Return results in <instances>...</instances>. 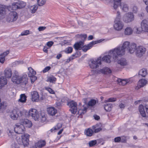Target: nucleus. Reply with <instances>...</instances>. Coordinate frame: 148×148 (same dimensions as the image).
Returning a JSON list of instances; mask_svg holds the SVG:
<instances>
[{
    "label": "nucleus",
    "mask_w": 148,
    "mask_h": 148,
    "mask_svg": "<svg viewBox=\"0 0 148 148\" xmlns=\"http://www.w3.org/2000/svg\"><path fill=\"white\" fill-rule=\"evenodd\" d=\"M5 57L3 56V55H0V62L1 63H3L5 60Z\"/></svg>",
    "instance_id": "obj_54"
},
{
    "label": "nucleus",
    "mask_w": 148,
    "mask_h": 148,
    "mask_svg": "<svg viewBox=\"0 0 148 148\" xmlns=\"http://www.w3.org/2000/svg\"><path fill=\"white\" fill-rule=\"evenodd\" d=\"M134 16L132 13L129 12L123 17V20L125 23L130 22L134 20Z\"/></svg>",
    "instance_id": "obj_9"
},
{
    "label": "nucleus",
    "mask_w": 148,
    "mask_h": 148,
    "mask_svg": "<svg viewBox=\"0 0 148 148\" xmlns=\"http://www.w3.org/2000/svg\"><path fill=\"white\" fill-rule=\"evenodd\" d=\"M101 64L100 58H98L97 60H92L90 64V67L92 69H96L99 66V64Z\"/></svg>",
    "instance_id": "obj_14"
},
{
    "label": "nucleus",
    "mask_w": 148,
    "mask_h": 148,
    "mask_svg": "<svg viewBox=\"0 0 148 148\" xmlns=\"http://www.w3.org/2000/svg\"><path fill=\"white\" fill-rule=\"evenodd\" d=\"M132 32V28L130 27H127L125 30L124 34L125 35H129L131 34Z\"/></svg>",
    "instance_id": "obj_29"
},
{
    "label": "nucleus",
    "mask_w": 148,
    "mask_h": 148,
    "mask_svg": "<svg viewBox=\"0 0 148 148\" xmlns=\"http://www.w3.org/2000/svg\"><path fill=\"white\" fill-rule=\"evenodd\" d=\"M17 4L18 5V8L19 9L23 8L25 6L26 3L25 2L22 1H18L17 2Z\"/></svg>",
    "instance_id": "obj_36"
},
{
    "label": "nucleus",
    "mask_w": 148,
    "mask_h": 148,
    "mask_svg": "<svg viewBox=\"0 0 148 148\" xmlns=\"http://www.w3.org/2000/svg\"><path fill=\"white\" fill-rule=\"evenodd\" d=\"M62 127V125L60 124H58L57 126L55 127L54 128V130H58L60 129V127Z\"/></svg>",
    "instance_id": "obj_63"
},
{
    "label": "nucleus",
    "mask_w": 148,
    "mask_h": 148,
    "mask_svg": "<svg viewBox=\"0 0 148 148\" xmlns=\"http://www.w3.org/2000/svg\"><path fill=\"white\" fill-rule=\"evenodd\" d=\"M29 115L32 116L35 121L38 120L39 117L38 112L35 109H32L29 111Z\"/></svg>",
    "instance_id": "obj_7"
},
{
    "label": "nucleus",
    "mask_w": 148,
    "mask_h": 148,
    "mask_svg": "<svg viewBox=\"0 0 148 148\" xmlns=\"http://www.w3.org/2000/svg\"><path fill=\"white\" fill-rule=\"evenodd\" d=\"M132 11L134 13H136L137 11V6H134L133 7Z\"/></svg>",
    "instance_id": "obj_61"
},
{
    "label": "nucleus",
    "mask_w": 148,
    "mask_h": 148,
    "mask_svg": "<svg viewBox=\"0 0 148 148\" xmlns=\"http://www.w3.org/2000/svg\"><path fill=\"white\" fill-rule=\"evenodd\" d=\"M46 29V27H40L38 28V30L39 31H42Z\"/></svg>",
    "instance_id": "obj_64"
},
{
    "label": "nucleus",
    "mask_w": 148,
    "mask_h": 148,
    "mask_svg": "<svg viewBox=\"0 0 148 148\" xmlns=\"http://www.w3.org/2000/svg\"><path fill=\"white\" fill-rule=\"evenodd\" d=\"M47 111L48 114L52 116L54 115L57 112L56 109L53 107H51L48 108Z\"/></svg>",
    "instance_id": "obj_21"
},
{
    "label": "nucleus",
    "mask_w": 148,
    "mask_h": 148,
    "mask_svg": "<svg viewBox=\"0 0 148 148\" xmlns=\"http://www.w3.org/2000/svg\"><path fill=\"white\" fill-rule=\"evenodd\" d=\"M93 133L92 130L90 128H88L87 130H85V134L87 136H92Z\"/></svg>",
    "instance_id": "obj_33"
},
{
    "label": "nucleus",
    "mask_w": 148,
    "mask_h": 148,
    "mask_svg": "<svg viewBox=\"0 0 148 148\" xmlns=\"http://www.w3.org/2000/svg\"><path fill=\"white\" fill-rule=\"evenodd\" d=\"M145 51L146 49L145 48L142 46H138L136 48V55L138 57H141L145 53Z\"/></svg>",
    "instance_id": "obj_10"
},
{
    "label": "nucleus",
    "mask_w": 148,
    "mask_h": 148,
    "mask_svg": "<svg viewBox=\"0 0 148 148\" xmlns=\"http://www.w3.org/2000/svg\"><path fill=\"white\" fill-rule=\"evenodd\" d=\"M38 5L39 6H42L46 2V0H37Z\"/></svg>",
    "instance_id": "obj_42"
},
{
    "label": "nucleus",
    "mask_w": 148,
    "mask_h": 148,
    "mask_svg": "<svg viewBox=\"0 0 148 148\" xmlns=\"http://www.w3.org/2000/svg\"><path fill=\"white\" fill-rule=\"evenodd\" d=\"M56 80V78L53 76L49 77L47 79V81L52 83H54Z\"/></svg>",
    "instance_id": "obj_37"
},
{
    "label": "nucleus",
    "mask_w": 148,
    "mask_h": 148,
    "mask_svg": "<svg viewBox=\"0 0 148 148\" xmlns=\"http://www.w3.org/2000/svg\"><path fill=\"white\" fill-rule=\"evenodd\" d=\"M84 45V42L80 41L79 42H77L74 45V47L76 50H81L82 49V46Z\"/></svg>",
    "instance_id": "obj_22"
},
{
    "label": "nucleus",
    "mask_w": 148,
    "mask_h": 148,
    "mask_svg": "<svg viewBox=\"0 0 148 148\" xmlns=\"http://www.w3.org/2000/svg\"><path fill=\"white\" fill-rule=\"evenodd\" d=\"M10 51H9L8 50L1 54L2 55H3V56L4 57H5L6 56H7V55L9 53Z\"/></svg>",
    "instance_id": "obj_60"
},
{
    "label": "nucleus",
    "mask_w": 148,
    "mask_h": 148,
    "mask_svg": "<svg viewBox=\"0 0 148 148\" xmlns=\"http://www.w3.org/2000/svg\"><path fill=\"white\" fill-rule=\"evenodd\" d=\"M51 68L50 66H48L45 67L42 71L43 73H46Z\"/></svg>",
    "instance_id": "obj_58"
},
{
    "label": "nucleus",
    "mask_w": 148,
    "mask_h": 148,
    "mask_svg": "<svg viewBox=\"0 0 148 148\" xmlns=\"http://www.w3.org/2000/svg\"><path fill=\"white\" fill-rule=\"evenodd\" d=\"M116 101V98H110L105 101L104 102L106 103L108 102H114Z\"/></svg>",
    "instance_id": "obj_49"
},
{
    "label": "nucleus",
    "mask_w": 148,
    "mask_h": 148,
    "mask_svg": "<svg viewBox=\"0 0 148 148\" xmlns=\"http://www.w3.org/2000/svg\"><path fill=\"white\" fill-rule=\"evenodd\" d=\"M12 71L9 68H7L4 71V74L6 78H10L12 75Z\"/></svg>",
    "instance_id": "obj_20"
},
{
    "label": "nucleus",
    "mask_w": 148,
    "mask_h": 148,
    "mask_svg": "<svg viewBox=\"0 0 148 148\" xmlns=\"http://www.w3.org/2000/svg\"><path fill=\"white\" fill-rule=\"evenodd\" d=\"M141 26L143 31L148 32V21L143 20L141 23Z\"/></svg>",
    "instance_id": "obj_16"
},
{
    "label": "nucleus",
    "mask_w": 148,
    "mask_h": 148,
    "mask_svg": "<svg viewBox=\"0 0 148 148\" xmlns=\"http://www.w3.org/2000/svg\"><path fill=\"white\" fill-rule=\"evenodd\" d=\"M112 107V105L111 103H107L105 104L104 109L106 112H110Z\"/></svg>",
    "instance_id": "obj_28"
},
{
    "label": "nucleus",
    "mask_w": 148,
    "mask_h": 148,
    "mask_svg": "<svg viewBox=\"0 0 148 148\" xmlns=\"http://www.w3.org/2000/svg\"><path fill=\"white\" fill-rule=\"evenodd\" d=\"M130 138V137L129 136H122L121 138V142L124 143H126L127 140L129 139Z\"/></svg>",
    "instance_id": "obj_38"
},
{
    "label": "nucleus",
    "mask_w": 148,
    "mask_h": 148,
    "mask_svg": "<svg viewBox=\"0 0 148 148\" xmlns=\"http://www.w3.org/2000/svg\"><path fill=\"white\" fill-rule=\"evenodd\" d=\"M87 109V108L84 107L83 106V107L80 109H79L78 111V113L80 115H82L85 114L86 112Z\"/></svg>",
    "instance_id": "obj_30"
},
{
    "label": "nucleus",
    "mask_w": 148,
    "mask_h": 148,
    "mask_svg": "<svg viewBox=\"0 0 148 148\" xmlns=\"http://www.w3.org/2000/svg\"><path fill=\"white\" fill-rule=\"evenodd\" d=\"M68 105L70 108V110L73 114H75L77 111V103L73 101L68 102Z\"/></svg>",
    "instance_id": "obj_5"
},
{
    "label": "nucleus",
    "mask_w": 148,
    "mask_h": 148,
    "mask_svg": "<svg viewBox=\"0 0 148 148\" xmlns=\"http://www.w3.org/2000/svg\"><path fill=\"white\" fill-rule=\"evenodd\" d=\"M37 9V8L36 7V6L34 5L33 6H32L30 8V10H31V12L32 13H35Z\"/></svg>",
    "instance_id": "obj_48"
},
{
    "label": "nucleus",
    "mask_w": 148,
    "mask_h": 148,
    "mask_svg": "<svg viewBox=\"0 0 148 148\" xmlns=\"http://www.w3.org/2000/svg\"><path fill=\"white\" fill-rule=\"evenodd\" d=\"M117 82L119 83L120 85H121L124 86L127 84V82L124 79H117Z\"/></svg>",
    "instance_id": "obj_39"
},
{
    "label": "nucleus",
    "mask_w": 148,
    "mask_h": 148,
    "mask_svg": "<svg viewBox=\"0 0 148 148\" xmlns=\"http://www.w3.org/2000/svg\"><path fill=\"white\" fill-rule=\"evenodd\" d=\"M121 18V16L120 15V12L119 11H117L116 15V17L115 20L117 19V20H120Z\"/></svg>",
    "instance_id": "obj_56"
},
{
    "label": "nucleus",
    "mask_w": 148,
    "mask_h": 148,
    "mask_svg": "<svg viewBox=\"0 0 148 148\" xmlns=\"http://www.w3.org/2000/svg\"><path fill=\"white\" fill-rule=\"evenodd\" d=\"M29 135L27 134L21 136V140L23 145L24 146H27L29 144Z\"/></svg>",
    "instance_id": "obj_13"
},
{
    "label": "nucleus",
    "mask_w": 148,
    "mask_h": 148,
    "mask_svg": "<svg viewBox=\"0 0 148 148\" xmlns=\"http://www.w3.org/2000/svg\"><path fill=\"white\" fill-rule=\"evenodd\" d=\"M136 44L133 43L131 44L128 48V50L130 53H132L136 51V48H137Z\"/></svg>",
    "instance_id": "obj_19"
},
{
    "label": "nucleus",
    "mask_w": 148,
    "mask_h": 148,
    "mask_svg": "<svg viewBox=\"0 0 148 148\" xmlns=\"http://www.w3.org/2000/svg\"><path fill=\"white\" fill-rule=\"evenodd\" d=\"M25 128L24 126L19 125V124L16 125V127H14L15 132L17 134H22L24 132Z\"/></svg>",
    "instance_id": "obj_12"
},
{
    "label": "nucleus",
    "mask_w": 148,
    "mask_h": 148,
    "mask_svg": "<svg viewBox=\"0 0 148 148\" xmlns=\"http://www.w3.org/2000/svg\"><path fill=\"white\" fill-rule=\"evenodd\" d=\"M73 51V48L72 47H69L66 49L64 51L66 53H71Z\"/></svg>",
    "instance_id": "obj_45"
},
{
    "label": "nucleus",
    "mask_w": 148,
    "mask_h": 148,
    "mask_svg": "<svg viewBox=\"0 0 148 148\" xmlns=\"http://www.w3.org/2000/svg\"><path fill=\"white\" fill-rule=\"evenodd\" d=\"M147 74V70L144 68L142 69L139 71L138 72L139 76H141L142 77H145Z\"/></svg>",
    "instance_id": "obj_27"
},
{
    "label": "nucleus",
    "mask_w": 148,
    "mask_h": 148,
    "mask_svg": "<svg viewBox=\"0 0 148 148\" xmlns=\"http://www.w3.org/2000/svg\"><path fill=\"white\" fill-rule=\"evenodd\" d=\"M7 83L6 79L3 77H1L0 78V89L3 86Z\"/></svg>",
    "instance_id": "obj_25"
},
{
    "label": "nucleus",
    "mask_w": 148,
    "mask_h": 148,
    "mask_svg": "<svg viewBox=\"0 0 148 148\" xmlns=\"http://www.w3.org/2000/svg\"><path fill=\"white\" fill-rule=\"evenodd\" d=\"M53 42L52 41L48 42L47 43V45L49 47H51L53 44Z\"/></svg>",
    "instance_id": "obj_59"
},
{
    "label": "nucleus",
    "mask_w": 148,
    "mask_h": 148,
    "mask_svg": "<svg viewBox=\"0 0 148 148\" xmlns=\"http://www.w3.org/2000/svg\"><path fill=\"white\" fill-rule=\"evenodd\" d=\"M119 56H118V57ZM118 57L117 60L116 61H117V63L118 64H120L122 66H125L126 65L127 63L126 60L125 58H121L118 60Z\"/></svg>",
    "instance_id": "obj_23"
},
{
    "label": "nucleus",
    "mask_w": 148,
    "mask_h": 148,
    "mask_svg": "<svg viewBox=\"0 0 148 148\" xmlns=\"http://www.w3.org/2000/svg\"><path fill=\"white\" fill-rule=\"evenodd\" d=\"M102 41V40H99L92 41L90 42L87 46H84L83 47H82V49L84 51L86 52L88 50L90 49L92 47L93 45L97 43L100 42Z\"/></svg>",
    "instance_id": "obj_11"
},
{
    "label": "nucleus",
    "mask_w": 148,
    "mask_h": 148,
    "mask_svg": "<svg viewBox=\"0 0 148 148\" xmlns=\"http://www.w3.org/2000/svg\"><path fill=\"white\" fill-rule=\"evenodd\" d=\"M147 83L146 80L144 79H142L139 80L138 82L139 86L141 88L145 85Z\"/></svg>",
    "instance_id": "obj_31"
},
{
    "label": "nucleus",
    "mask_w": 148,
    "mask_h": 148,
    "mask_svg": "<svg viewBox=\"0 0 148 148\" xmlns=\"http://www.w3.org/2000/svg\"><path fill=\"white\" fill-rule=\"evenodd\" d=\"M99 72L105 74H108L111 73L110 69L107 67H105L99 71Z\"/></svg>",
    "instance_id": "obj_24"
},
{
    "label": "nucleus",
    "mask_w": 148,
    "mask_h": 148,
    "mask_svg": "<svg viewBox=\"0 0 148 148\" xmlns=\"http://www.w3.org/2000/svg\"><path fill=\"white\" fill-rule=\"evenodd\" d=\"M28 78L27 75H24L22 77H21L19 80V84H20L22 86H25L27 83Z\"/></svg>",
    "instance_id": "obj_17"
},
{
    "label": "nucleus",
    "mask_w": 148,
    "mask_h": 148,
    "mask_svg": "<svg viewBox=\"0 0 148 148\" xmlns=\"http://www.w3.org/2000/svg\"><path fill=\"white\" fill-rule=\"evenodd\" d=\"M32 101H38L39 100V96L38 92L36 91L31 92Z\"/></svg>",
    "instance_id": "obj_18"
},
{
    "label": "nucleus",
    "mask_w": 148,
    "mask_h": 148,
    "mask_svg": "<svg viewBox=\"0 0 148 148\" xmlns=\"http://www.w3.org/2000/svg\"><path fill=\"white\" fill-rule=\"evenodd\" d=\"M46 144V142L45 140H41L38 141L36 143V145L39 148H41L44 146Z\"/></svg>",
    "instance_id": "obj_32"
},
{
    "label": "nucleus",
    "mask_w": 148,
    "mask_h": 148,
    "mask_svg": "<svg viewBox=\"0 0 148 148\" xmlns=\"http://www.w3.org/2000/svg\"><path fill=\"white\" fill-rule=\"evenodd\" d=\"M46 90H47L50 93L53 94L54 93V91L50 88H46Z\"/></svg>",
    "instance_id": "obj_55"
},
{
    "label": "nucleus",
    "mask_w": 148,
    "mask_h": 148,
    "mask_svg": "<svg viewBox=\"0 0 148 148\" xmlns=\"http://www.w3.org/2000/svg\"><path fill=\"white\" fill-rule=\"evenodd\" d=\"M20 99H19L18 101L22 103L25 102L26 100L27 97L25 94H21L20 96Z\"/></svg>",
    "instance_id": "obj_34"
},
{
    "label": "nucleus",
    "mask_w": 148,
    "mask_h": 148,
    "mask_svg": "<svg viewBox=\"0 0 148 148\" xmlns=\"http://www.w3.org/2000/svg\"><path fill=\"white\" fill-rule=\"evenodd\" d=\"M29 32L28 30L24 31L21 33V35L22 36L27 35L29 34Z\"/></svg>",
    "instance_id": "obj_51"
},
{
    "label": "nucleus",
    "mask_w": 148,
    "mask_h": 148,
    "mask_svg": "<svg viewBox=\"0 0 148 148\" xmlns=\"http://www.w3.org/2000/svg\"><path fill=\"white\" fill-rule=\"evenodd\" d=\"M121 0H114V9L116 10L120 4L121 8L122 11L125 12H127L129 9V7L127 4L125 3H121Z\"/></svg>",
    "instance_id": "obj_2"
},
{
    "label": "nucleus",
    "mask_w": 148,
    "mask_h": 148,
    "mask_svg": "<svg viewBox=\"0 0 148 148\" xmlns=\"http://www.w3.org/2000/svg\"><path fill=\"white\" fill-rule=\"evenodd\" d=\"M7 132L9 136L11 138H12V134L13 133L11 132V131L9 130H8L7 131Z\"/></svg>",
    "instance_id": "obj_62"
},
{
    "label": "nucleus",
    "mask_w": 148,
    "mask_h": 148,
    "mask_svg": "<svg viewBox=\"0 0 148 148\" xmlns=\"http://www.w3.org/2000/svg\"><path fill=\"white\" fill-rule=\"evenodd\" d=\"M32 74H28V76L30 77L31 80V82L33 83L37 79V77L35 76V75H30Z\"/></svg>",
    "instance_id": "obj_40"
},
{
    "label": "nucleus",
    "mask_w": 148,
    "mask_h": 148,
    "mask_svg": "<svg viewBox=\"0 0 148 148\" xmlns=\"http://www.w3.org/2000/svg\"><path fill=\"white\" fill-rule=\"evenodd\" d=\"M27 119H21L20 120V124L19 125H23L24 126L25 125V123H26V122H27Z\"/></svg>",
    "instance_id": "obj_50"
},
{
    "label": "nucleus",
    "mask_w": 148,
    "mask_h": 148,
    "mask_svg": "<svg viewBox=\"0 0 148 148\" xmlns=\"http://www.w3.org/2000/svg\"><path fill=\"white\" fill-rule=\"evenodd\" d=\"M18 15L16 12L13 11L9 14L7 20L9 22H13L16 21L18 18Z\"/></svg>",
    "instance_id": "obj_8"
},
{
    "label": "nucleus",
    "mask_w": 148,
    "mask_h": 148,
    "mask_svg": "<svg viewBox=\"0 0 148 148\" xmlns=\"http://www.w3.org/2000/svg\"><path fill=\"white\" fill-rule=\"evenodd\" d=\"M28 70L29 71V72L28 73V74H31L32 75H35L36 73V72L34 71L33 69L31 67H29L28 68Z\"/></svg>",
    "instance_id": "obj_47"
},
{
    "label": "nucleus",
    "mask_w": 148,
    "mask_h": 148,
    "mask_svg": "<svg viewBox=\"0 0 148 148\" xmlns=\"http://www.w3.org/2000/svg\"><path fill=\"white\" fill-rule=\"evenodd\" d=\"M26 121H27V122H26V123H25L24 125L28 127H31L32 126V123L28 119L26 120Z\"/></svg>",
    "instance_id": "obj_44"
},
{
    "label": "nucleus",
    "mask_w": 148,
    "mask_h": 148,
    "mask_svg": "<svg viewBox=\"0 0 148 148\" xmlns=\"http://www.w3.org/2000/svg\"><path fill=\"white\" fill-rule=\"evenodd\" d=\"M130 44L128 41L125 42L122 47H119L114 49V50L111 51L113 58L116 59L117 55L122 56L125 53V49L128 50Z\"/></svg>",
    "instance_id": "obj_1"
},
{
    "label": "nucleus",
    "mask_w": 148,
    "mask_h": 148,
    "mask_svg": "<svg viewBox=\"0 0 148 148\" xmlns=\"http://www.w3.org/2000/svg\"><path fill=\"white\" fill-rule=\"evenodd\" d=\"M114 27L115 30L118 31L121 30L123 28L124 24L120 20H115Z\"/></svg>",
    "instance_id": "obj_6"
},
{
    "label": "nucleus",
    "mask_w": 148,
    "mask_h": 148,
    "mask_svg": "<svg viewBox=\"0 0 148 148\" xmlns=\"http://www.w3.org/2000/svg\"><path fill=\"white\" fill-rule=\"evenodd\" d=\"M17 2H14L12 4L11 8L13 10H16L17 9H19L18 7V5L17 4Z\"/></svg>",
    "instance_id": "obj_41"
},
{
    "label": "nucleus",
    "mask_w": 148,
    "mask_h": 148,
    "mask_svg": "<svg viewBox=\"0 0 148 148\" xmlns=\"http://www.w3.org/2000/svg\"><path fill=\"white\" fill-rule=\"evenodd\" d=\"M135 28L136 29V32L138 34H140L142 31H143V30L142 29L141 27H139L138 28L136 27Z\"/></svg>",
    "instance_id": "obj_52"
},
{
    "label": "nucleus",
    "mask_w": 148,
    "mask_h": 148,
    "mask_svg": "<svg viewBox=\"0 0 148 148\" xmlns=\"http://www.w3.org/2000/svg\"><path fill=\"white\" fill-rule=\"evenodd\" d=\"M9 114L12 119L16 120H17L18 117L22 116V112L18 109H14L10 111Z\"/></svg>",
    "instance_id": "obj_3"
},
{
    "label": "nucleus",
    "mask_w": 148,
    "mask_h": 148,
    "mask_svg": "<svg viewBox=\"0 0 148 148\" xmlns=\"http://www.w3.org/2000/svg\"><path fill=\"white\" fill-rule=\"evenodd\" d=\"M20 77V76H19L18 73L15 71L12 78V81L14 83L19 84Z\"/></svg>",
    "instance_id": "obj_15"
},
{
    "label": "nucleus",
    "mask_w": 148,
    "mask_h": 148,
    "mask_svg": "<svg viewBox=\"0 0 148 148\" xmlns=\"http://www.w3.org/2000/svg\"><path fill=\"white\" fill-rule=\"evenodd\" d=\"M114 49L110 51L108 53L109 54L108 55H106L104 56L102 58L103 61L107 63H110L111 62V59L112 58L114 62L116 61L117 60L118 56V55H117L116 59H115L114 58L113 56L112 55H113L112 54V53L111 52V51H112Z\"/></svg>",
    "instance_id": "obj_4"
},
{
    "label": "nucleus",
    "mask_w": 148,
    "mask_h": 148,
    "mask_svg": "<svg viewBox=\"0 0 148 148\" xmlns=\"http://www.w3.org/2000/svg\"><path fill=\"white\" fill-rule=\"evenodd\" d=\"M98 102L97 101L94 99H91L88 102V105L89 106H93Z\"/></svg>",
    "instance_id": "obj_35"
},
{
    "label": "nucleus",
    "mask_w": 148,
    "mask_h": 148,
    "mask_svg": "<svg viewBox=\"0 0 148 148\" xmlns=\"http://www.w3.org/2000/svg\"><path fill=\"white\" fill-rule=\"evenodd\" d=\"M97 143L96 140H92L89 142L88 144L90 147H92L95 146Z\"/></svg>",
    "instance_id": "obj_43"
},
{
    "label": "nucleus",
    "mask_w": 148,
    "mask_h": 148,
    "mask_svg": "<svg viewBox=\"0 0 148 148\" xmlns=\"http://www.w3.org/2000/svg\"><path fill=\"white\" fill-rule=\"evenodd\" d=\"M97 126L96 125L93 126V129L94 130V132L95 133H98L101 130V128L99 127L97 128Z\"/></svg>",
    "instance_id": "obj_46"
},
{
    "label": "nucleus",
    "mask_w": 148,
    "mask_h": 148,
    "mask_svg": "<svg viewBox=\"0 0 148 148\" xmlns=\"http://www.w3.org/2000/svg\"><path fill=\"white\" fill-rule=\"evenodd\" d=\"M121 138L120 137H117L115 138L114 139V141L115 142L119 143L121 142Z\"/></svg>",
    "instance_id": "obj_57"
},
{
    "label": "nucleus",
    "mask_w": 148,
    "mask_h": 148,
    "mask_svg": "<svg viewBox=\"0 0 148 148\" xmlns=\"http://www.w3.org/2000/svg\"><path fill=\"white\" fill-rule=\"evenodd\" d=\"M5 106L4 104V102H1V100L0 99V110L1 109H4Z\"/></svg>",
    "instance_id": "obj_53"
},
{
    "label": "nucleus",
    "mask_w": 148,
    "mask_h": 148,
    "mask_svg": "<svg viewBox=\"0 0 148 148\" xmlns=\"http://www.w3.org/2000/svg\"><path fill=\"white\" fill-rule=\"evenodd\" d=\"M139 108V111L141 115L143 117H145L146 116V114L145 111L143 106L142 104L140 105Z\"/></svg>",
    "instance_id": "obj_26"
}]
</instances>
